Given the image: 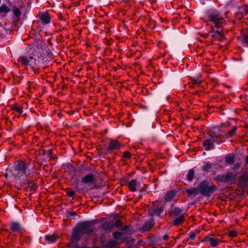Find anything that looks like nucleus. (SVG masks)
I'll use <instances>...</instances> for the list:
<instances>
[{
  "instance_id": "obj_1",
  "label": "nucleus",
  "mask_w": 248,
  "mask_h": 248,
  "mask_svg": "<svg viewBox=\"0 0 248 248\" xmlns=\"http://www.w3.org/2000/svg\"><path fill=\"white\" fill-rule=\"evenodd\" d=\"M33 172V167L30 164L26 163L22 160L16 162L14 169L11 171L12 175L16 179L29 176Z\"/></svg>"
},
{
  "instance_id": "obj_2",
  "label": "nucleus",
  "mask_w": 248,
  "mask_h": 248,
  "mask_svg": "<svg viewBox=\"0 0 248 248\" xmlns=\"http://www.w3.org/2000/svg\"><path fill=\"white\" fill-rule=\"evenodd\" d=\"M199 192L202 195L210 196L217 189L215 185L207 181H203L199 185Z\"/></svg>"
},
{
  "instance_id": "obj_3",
  "label": "nucleus",
  "mask_w": 248,
  "mask_h": 248,
  "mask_svg": "<svg viewBox=\"0 0 248 248\" xmlns=\"http://www.w3.org/2000/svg\"><path fill=\"white\" fill-rule=\"evenodd\" d=\"M209 21L214 24L217 28H220L225 24L224 19L218 13L213 12L208 14Z\"/></svg>"
},
{
  "instance_id": "obj_4",
  "label": "nucleus",
  "mask_w": 248,
  "mask_h": 248,
  "mask_svg": "<svg viewBox=\"0 0 248 248\" xmlns=\"http://www.w3.org/2000/svg\"><path fill=\"white\" fill-rule=\"evenodd\" d=\"M236 175L235 173L228 172L223 174L217 175L215 179L223 183H232L236 179Z\"/></svg>"
},
{
  "instance_id": "obj_5",
  "label": "nucleus",
  "mask_w": 248,
  "mask_h": 248,
  "mask_svg": "<svg viewBox=\"0 0 248 248\" xmlns=\"http://www.w3.org/2000/svg\"><path fill=\"white\" fill-rule=\"evenodd\" d=\"M162 208L159 206L157 202H155L153 203V205L149 208V213L151 216H159L162 212Z\"/></svg>"
},
{
  "instance_id": "obj_6",
  "label": "nucleus",
  "mask_w": 248,
  "mask_h": 248,
  "mask_svg": "<svg viewBox=\"0 0 248 248\" xmlns=\"http://www.w3.org/2000/svg\"><path fill=\"white\" fill-rule=\"evenodd\" d=\"M81 233H83V232L80 227L78 228L75 229L72 236V241L75 242L79 241L80 239V235Z\"/></svg>"
},
{
  "instance_id": "obj_7",
  "label": "nucleus",
  "mask_w": 248,
  "mask_h": 248,
  "mask_svg": "<svg viewBox=\"0 0 248 248\" xmlns=\"http://www.w3.org/2000/svg\"><path fill=\"white\" fill-rule=\"evenodd\" d=\"M113 236L119 244L123 243L126 240V238L123 236V233L119 232H114Z\"/></svg>"
},
{
  "instance_id": "obj_8",
  "label": "nucleus",
  "mask_w": 248,
  "mask_h": 248,
  "mask_svg": "<svg viewBox=\"0 0 248 248\" xmlns=\"http://www.w3.org/2000/svg\"><path fill=\"white\" fill-rule=\"evenodd\" d=\"M81 182L84 184H93L95 182V178L93 175L89 174L83 177Z\"/></svg>"
},
{
  "instance_id": "obj_9",
  "label": "nucleus",
  "mask_w": 248,
  "mask_h": 248,
  "mask_svg": "<svg viewBox=\"0 0 248 248\" xmlns=\"http://www.w3.org/2000/svg\"><path fill=\"white\" fill-rule=\"evenodd\" d=\"M83 234H86L89 236H92L94 232V228L92 227L82 225L80 227Z\"/></svg>"
},
{
  "instance_id": "obj_10",
  "label": "nucleus",
  "mask_w": 248,
  "mask_h": 248,
  "mask_svg": "<svg viewBox=\"0 0 248 248\" xmlns=\"http://www.w3.org/2000/svg\"><path fill=\"white\" fill-rule=\"evenodd\" d=\"M101 241L103 246L107 248H114L115 247L119 245L115 240H110L107 243H106L103 239H101Z\"/></svg>"
},
{
  "instance_id": "obj_11",
  "label": "nucleus",
  "mask_w": 248,
  "mask_h": 248,
  "mask_svg": "<svg viewBox=\"0 0 248 248\" xmlns=\"http://www.w3.org/2000/svg\"><path fill=\"white\" fill-rule=\"evenodd\" d=\"M40 19L44 24H48L50 21V16L46 13H42L39 16Z\"/></svg>"
},
{
  "instance_id": "obj_12",
  "label": "nucleus",
  "mask_w": 248,
  "mask_h": 248,
  "mask_svg": "<svg viewBox=\"0 0 248 248\" xmlns=\"http://www.w3.org/2000/svg\"><path fill=\"white\" fill-rule=\"evenodd\" d=\"M215 141V139L213 138L212 141L210 140H207L203 142V146L205 147L206 150H210L214 148L213 144V141Z\"/></svg>"
},
{
  "instance_id": "obj_13",
  "label": "nucleus",
  "mask_w": 248,
  "mask_h": 248,
  "mask_svg": "<svg viewBox=\"0 0 248 248\" xmlns=\"http://www.w3.org/2000/svg\"><path fill=\"white\" fill-rule=\"evenodd\" d=\"M120 147V143L116 140H110L108 146V149L109 150H113V149H117Z\"/></svg>"
},
{
  "instance_id": "obj_14",
  "label": "nucleus",
  "mask_w": 248,
  "mask_h": 248,
  "mask_svg": "<svg viewBox=\"0 0 248 248\" xmlns=\"http://www.w3.org/2000/svg\"><path fill=\"white\" fill-rule=\"evenodd\" d=\"M205 241L212 247H216L219 243L220 241L213 237H208L205 238Z\"/></svg>"
},
{
  "instance_id": "obj_15",
  "label": "nucleus",
  "mask_w": 248,
  "mask_h": 248,
  "mask_svg": "<svg viewBox=\"0 0 248 248\" xmlns=\"http://www.w3.org/2000/svg\"><path fill=\"white\" fill-rule=\"evenodd\" d=\"M154 224V221L153 220H150L145 222L141 229L143 232L148 231L153 227Z\"/></svg>"
},
{
  "instance_id": "obj_16",
  "label": "nucleus",
  "mask_w": 248,
  "mask_h": 248,
  "mask_svg": "<svg viewBox=\"0 0 248 248\" xmlns=\"http://www.w3.org/2000/svg\"><path fill=\"white\" fill-rule=\"evenodd\" d=\"M137 181L132 180L128 183L129 189L132 192L136 191L137 190Z\"/></svg>"
},
{
  "instance_id": "obj_17",
  "label": "nucleus",
  "mask_w": 248,
  "mask_h": 248,
  "mask_svg": "<svg viewBox=\"0 0 248 248\" xmlns=\"http://www.w3.org/2000/svg\"><path fill=\"white\" fill-rule=\"evenodd\" d=\"M176 192L172 190L169 191L165 196V200L166 201L169 202L171 201L175 196Z\"/></svg>"
},
{
  "instance_id": "obj_18",
  "label": "nucleus",
  "mask_w": 248,
  "mask_h": 248,
  "mask_svg": "<svg viewBox=\"0 0 248 248\" xmlns=\"http://www.w3.org/2000/svg\"><path fill=\"white\" fill-rule=\"evenodd\" d=\"M186 191L188 196H191L192 195L196 196L199 193H200L199 188H192L191 189H186Z\"/></svg>"
},
{
  "instance_id": "obj_19",
  "label": "nucleus",
  "mask_w": 248,
  "mask_h": 248,
  "mask_svg": "<svg viewBox=\"0 0 248 248\" xmlns=\"http://www.w3.org/2000/svg\"><path fill=\"white\" fill-rule=\"evenodd\" d=\"M184 220V215H181L179 217H178L177 218H176L175 220H174L173 222V225H178L179 224H182Z\"/></svg>"
},
{
  "instance_id": "obj_20",
  "label": "nucleus",
  "mask_w": 248,
  "mask_h": 248,
  "mask_svg": "<svg viewBox=\"0 0 248 248\" xmlns=\"http://www.w3.org/2000/svg\"><path fill=\"white\" fill-rule=\"evenodd\" d=\"M32 59V57H30L29 58L26 56H22L20 57V61L22 63L24 64H28L31 60Z\"/></svg>"
},
{
  "instance_id": "obj_21",
  "label": "nucleus",
  "mask_w": 248,
  "mask_h": 248,
  "mask_svg": "<svg viewBox=\"0 0 248 248\" xmlns=\"http://www.w3.org/2000/svg\"><path fill=\"white\" fill-rule=\"evenodd\" d=\"M238 186L241 188H245L248 186V183L245 181L244 180H242V177L241 176V179L240 180V182L238 184Z\"/></svg>"
},
{
  "instance_id": "obj_22",
  "label": "nucleus",
  "mask_w": 248,
  "mask_h": 248,
  "mask_svg": "<svg viewBox=\"0 0 248 248\" xmlns=\"http://www.w3.org/2000/svg\"><path fill=\"white\" fill-rule=\"evenodd\" d=\"M182 210L180 209V208H177V207H174V208H173L171 212H170V214L171 215H173V216H178L180 214H181V213H182Z\"/></svg>"
},
{
  "instance_id": "obj_23",
  "label": "nucleus",
  "mask_w": 248,
  "mask_h": 248,
  "mask_svg": "<svg viewBox=\"0 0 248 248\" xmlns=\"http://www.w3.org/2000/svg\"><path fill=\"white\" fill-rule=\"evenodd\" d=\"M11 229L13 231H20V226L19 223H13L11 224Z\"/></svg>"
},
{
  "instance_id": "obj_24",
  "label": "nucleus",
  "mask_w": 248,
  "mask_h": 248,
  "mask_svg": "<svg viewBox=\"0 0 248 248\" xmlns=\"http://www.w3.org/2000/svg\"><path fill=\"white\" fill-rule=\"evenodd\" d=\"M9 11V8L6 5L3 4L0 7V12L1 13H7Z\"/></svg>"
},
{
  "instance_id": "obj_25",
  "label": "nucleus",
  "mask_w": 248,
  "mask_h": 248,
  "mask_svg": "<svg viewBox=\"0 0 248 248\" xmlns=\"http://www.w3.org/2000/svg\"><path fill=\"white\" fill-rule=\"evenodd\" d=\"M194 174V171L193 169H191L189 170L187 174V179L189 181H191L193 178Z\"/></svg>"
},
{
  "instance_id": "obj_26",
  "label": "nucleus",
  "mask_w": 248,
  "mask_h": 248,
  "mask_svg": "<svg viewBox=\"0 0 248 248\" xmlns=\"http://www.w3.org/2000/svg\"><path fill=\"white\" fill-rule=\"evenodd\" d=\"M212 36L213 37H215L216 38H218L219 39H220V38H223V35L220 31H216L213 33Z\"/></svg>"
},
{
  "instance_id": "obj_27",
  "label": "nucleus",
  "mask_w": 248,
  "mask_h": 248,
  "mask_svg": "<svg viewBox=\"0 0 248 248\" xmlns=\"http://www.w3.org/2000/svg\"><path fill=\"white\" fill-rule=\"evenodd\" d=\"M45 238L46 241H49L50 242H54L56 240V237L53 235L46 236Z\"/></svg>"
},
{
  "instance_id": "obj_28",
  "label": "nucleus",
  "mask_w": 248,
  "mask_h": 248,
  "mask_svg": "<svg viewBox=\"0 0 248 248\" xmlns=\"http://www.w3.org/2000/svg\"><path fill=\"white\" fill-rule=\"evenodd\" d=\"M226 162L228 164H232L234 162V157L232 156H229L226 158Z\"/></svg>"
},
{
  "instance_id": "obj_29",
  "label": "nucleus",
  "mask_w": 248,
  "mask_h": 248,
  "mask_svg": "<svg viewBox=\"0 0 248 248\" xmlns=\"http://www.w3.org/2000/svg\"><path fill=\"white\" fill-rule=\"evenodd\" d=\"M236 128L237 127L236 126H234L232 128V129L231 130L229 131L228 132V135H229V136L232 137V136L235 135Z\"/></svg>"
},
{
  "instance_id": "obj_30",
  "label": "nucleus",
  "mask_w": 248,
  "mask_h": 248,
  "mask_svg": "<svg viewBox=\"0 0 248 248\" xmlns=\"http://www.w3.org/2000/svg\"><path fill=\"white\" fill-rule=\"evenodd\" d=\"M211 164L209 163H207L204 166H203V170L205 171H208L209 170L211 169Z\"/></svg>"
},
{
  "instance_id": "obj_31",
  "label": "nucleus",
  "mask_w": 248,
  "mask_h": 248,
  "mask_svg": "<svg viewBox=\"0 0 248 248\" xmlns=\"http://www.w3.org/2000/svg\"><path fill=\"white\" fill-rule=\"evenodd\" d=\"M14 109L19 114H21L23 112L22 107L20 106H16L14 107Z\"/></svg>"
},
{
  "instance_id": "obj_32",
  "label": "nucleus",
  "mask_w": 248,
  "mask_h": 248,
  "mask_svg": "<svg viewBox=\"0 0 248 248\" xmlns=\"http://www.w3.org/2000/svg\"><path fill=\"white\" fill-rule=\"evenodd\" d=\"M13 12H14L15 15L16 16H19L21 15V12H20V10L17 8H14L13 9Z\"/></svg>"
},
{
  "instance_id": "obj_33",
  "label": "nucleus",
  "mask_w": 248,
  "mask_h": 248,
  "mask_svg": "<svg viewBox=\"0 0 248 248\" xmlns=\"http://www.w3.org/2000/svg\"><path fill=\"white\" fill-rule=\"evenodd\" d=\"M237 235V233L236 231H231L229 232V236L231 237H235Z\"/></svg>"
},
{
  "instance_id": "obj_34",
  "label": "nucleus",
  "mask_w": 248,
  "mask_h": 248,
  "mask_svg": "<svg viewBox=\"0 0 248 248\" xmlns=\"http://www.w3.org/2000/svg\"><path fill=\"white\" fill-rule=\"evenodd\" d=\"M243 41L248 46V34H245L244 35Z\"/></svg>"
},
{
  "instance_id": "obj_35",
  "label": "nucleus",
  "mask_w": 248,
  "mask_h": 248,
  "mask_svg": "<svg viewBox=\"0 0 248 248\" xmlns=\"http://www.w3.org/2000/svg\"><path fill=\"white\" fill-rule=\"evenodd\" d=\"M124 156L126 158H130L131 156V154L130 152L126 151L124 153Z\"/></svg>"
},
{
  "instance_id": "obj_36",
  "label": "nucleus",
  "mask_w": 248,
  "mask_h": 248,
  "mask_svg": "<svg viewBox=\"0 0 248 248\" xmlns=\"http://www.w3.org/2000/svg\"><path fill=\"white\" fill-rule=\"evenodd\" d=\"M122 225V223L121 222V221L119 219H117L116 222H115V226L116 227H120Z\"/></svg>"
},
{
  "instance_id": "obj_37",
  "label": "nucleus",
  "mask_w": 248,
  "mask_h": 248,
  "mask_svg": "<svg viewBox=\"0 0 248 248\" xmlns=\"http://www.w3.org/2000/svg\"><path fill=\"white\" fill-rule=\"evenodd\" d=\"M201 82V81L199 79H193L192 80V83L195 85H199Z\"/></svg>"
},
{
  "instance_id": "obj_38",
  "label": "nucleus",
  "mask_w": 248,
  "mask_h": 248,
  "mask_svg": "<svg viewBox=\"0 0 248 248\" xmlns=\"http://www.w3.org/2000/svg\"><path fill=\"white\" fill-rule=\"evenodd\" d=\"M75 192L72 190H68L67 191V194L70 197H72L75 195Z\"/></svg>"
},
{
  "instance_id": "obj_39",
  "label": "nucleus",
  "mask_w": 248,
  "mask_h": 248,
  "mask_svg": "<svg viewBox=\"0 0 248 248\" xmlns=\"http://www.w3.org/2000/svg\"><path fill=\"white\" fill-rule=\"evenodd\" d=\"M67 216L69 217L71 216H75L76 215V213L75 212H67Z\"/></svg>"
},
{
  "instance_id": "obj_40",
  "label": "nucleus",
  "mask_w": 248,
  "mask_h": 248,
  "mask_svg": "<svg viewBox=\"0 0 248 248\" xmlns=\"http://www.w3.org/2000/svg\"><path fill=\"white\" fill-rule=\"evenodd\" d=\"M169 238V236L167 234H165L163 236V239L165 240H167Z\"/></svg>"
},
{
  "instance_id": "obj_41",
  "label": "nucleus",
  "mask_w": 248,
  "mask_h": 248,
  "mask_svg": "<svg viewBox=\"0 0 248 248\" xmlns=\"http://www.w3.org/2000/svg\"><path fill=\"white\" fill-rule=\"evenodd\" d=\"M246 162L247 165H248V156H247L246 157Z\"/></svg>"
},
{
  "instance_id": "obj_42",
  "label": "nucleus",
  "mask_w": 248,
  "mask_h": 248,
  "mask_svg": "<svg viewBox=\"0 0 248 248\" xmlns=\"http://www.w3.org/2000/svg\"><path fill=\"white\" fill-rule=\"evenodd\" d=\"M36 188H37L36 186L34 185L33 186L32 189H33V191H35Z\"/></svg>"
},
{
  "instance_id": "obj_43",
  "label": "nucleus",
  "mask_w": 248,
  "mask_h": 248,
  "mask_svg": "<svg viewBox=\"0 0 248 248\" xmlns=\"http://www.w3.org/2000/svg\"><path fill=\"white\" fill-rule=\"evenodd\" d=\"M194 236H195V235H194V234H192V235H191L190 237H191V238H194Z\"/></svg>"
},
{
  "instance_id": "obj_44",
  "label": "nucleus",
  "mask_w": 248,
  "mask_h": 248,
  "mask_svg": "<svg viewBox=\"0 0 248 248\" xmlns=\"http://www.w3.org/2000/svg\"><path fill=\"white\" fill-rule=\"evenodd\" d=\"M246 128H248V124H247L246 125Z\"/></svg>"
}]
</instances>
